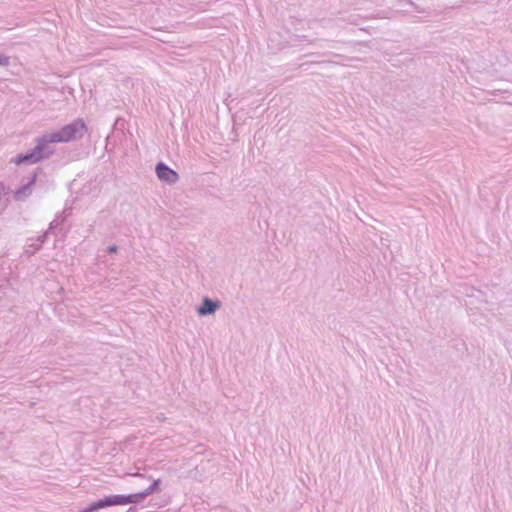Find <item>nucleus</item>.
Returning <instances> with one entry per match:
<instances>
[{
  "mask_svg": "<svg viewBox=\"0 0 512 512\" xmlns=\"http://www.w3.org/2000/svg\"><path fill=\"white\" fill-rule=\"evenodd\" d=\"M161 484V479H154L152 483L145 490H143L144 494L146 495V498L154 493L159 492L161 490Z\"/></svg>",
  "mask_w": 512,
  "mask_h": 512,
  "instance_id": "nucleus-7",
  "label": "nucleus"
},
{
  "mask_svg": "<svg viewBox=\"0 0 512 512\" xmlns=\"http://www.w3.org/2000/svg\"><path fill=\"white\" fill-rule=\"evenodd\" d=\"M114 506H122L128 504H139L146 499L143 491L130 494H111Z\"/></svg>",
  "mask_w": 512,
  "mask_h": 512,
  "instance_id": "nucleus-2",
  "label": "nucleus"
},
{
  "mask_svg": "<svg viewBox=\"0 0 512 512\" xmlns=\"http://www.w3.org/2000/svg\"><path fill=\"white\" fill-rule=\"evenodd\" d=\"M114 506L112 495H106L86 506L88 512H98L101 509Z\"/></svg>",
  "mask_w": 512,
  "mask_h": 512,
  "instance_id": "nucleus-5",
  "label": "nucleus"
},
{
  "mask_svg": "<svg viewBox=\"0 0 512 512\" xmlns=\"http://www.w3.org/2000/svg\"><path fill=\"white\" fill-rule=\"evenodd\" d=\"M117 249H118L117 246L112 245V246H109L107 250L109 253H115V252H117Z\"/></svg>",
  "mask_w": 512,
  "mask_h": 512,
  "instance_id": "nucleus-9",
  "label": "nucleus"
},
{
  "mask_svg": "<svg viewBox=\"0 0 512 512\" xmlns=\"http://www.w3.org/2000/svg\"><path fill=\"white\" fill-rule=\"evenodd\" d=\"M87 131V127L82 119H77L70 124L63 126L57 131L46 133L36 139V146L29 153L20 155L17 163H36L42 159L49 158L54 149L52 144L67 143L80 139Z\"/></svg>",
  "mask_w": 512,
  "mask_h": 512,
  "instance_id": "nucleus-1",
  "label": "nucleus"
},
{
  "mask_svg": "<svg viewBox=\"0 0 512 512\" xmlns=\"http://www.w3.org/2000/svg\"><path fill=\"white\" fill-rule=\"evenodd\" d=\"M220 302L211 300L208 297L203 298L201 305L197 308V313L200 316L211 315L216 312L217 309L220 308Z\"/></svg>",
  "mask_w": 512,
  "mask_h": 512,
  "instance_id": "nucleus-4",
  "label": "nucleus"
},
{
  "mask_svg": "<svg viewBox=\"0 0 512 512\" xmlns=\"http://www.w3.org/2000/svg\"><path fill=\"white\" fill-rule=\"evenodd\" d=\"M35 180H36V175L34 174L27 184L23 185L21 188H19L15 192V198L17 200H24L27 196H29L32 192L31 187L35 183Z\"/></svg>",
  "mask_w": 512,
  "mask_h": 512,
  "instance_id": "nucleus-6",
  "label": "nucleus"
},
{
  "mask_svg": "<svg viewBox=\"0 0 512 512\" xmlns=\"http://www.w3.org/2000/svg\"><path fill=\"white\" fill-rule=\"evenodd\" d=\"M138 511V508L136 506H130L126 512H137Z\"/></svg>",
  "mask_w": 512,
  "mask_h": 512,
  "instance_id": "nucleus-10",
  "label": "nucleus"
},
{
  "mask_svg": "<svg viewBox=\"0 0 512 512\" xmlns=\"http://www.w3.org/2000/svg\"><path fill=\"white\" fill-rule=\"evenodd\" d=\"M79 512H88L87 508H83L82 510H80Z\"/></svg>",
  "mask_w": 512,
  "mask_h": 512,
  "instance_id": "nucleus-11",
  "label": "nucleus"
},
{
  "mask_svg": "<svg viewBox=\"0 0 512 512\" xmlns=\"http://www.w3.org/2000/svg\"><path fill=\"white\" fill-rule=\"evenodd\" d=\"M10 65V58L8 56H0V66L7 67Z\"/></svg>",
  "mask_w": 512,
  "mask_h": 512,
  "instance_id": "nucleus-8",
  "label": "nucleus"
},
{
  "mask_svg": "<svg viewBox=\"0 0 512 512\" xmlns=\"http://www.w3.org/2000/svg\"><path fill=\"white\" fill-rule=\"evenodd\" d=\"M155 172L159 180L169 184H174L179 179L178 174L162 162L156 165Z\"/></svg>",
  "mask_w": 512,
  "mask_h": 512,
  "instance_id": "nucleus-3",
  "label": "nucleus"
}]
</instances>
